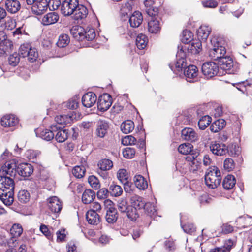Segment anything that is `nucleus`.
Listing matches in <instances>:
<instances>
[{"label": "nucleus", "mask_w": 252, "mask_h": 252, "mask_svg": "<svg viewBox=\"0 0 252 252\" xmlns=\"http://www.w3.org/2000/svg\"><path fill=\"white\" fill-rule=\"evenodd\" d=\"M134 128V123L131 120H127L124 122L121 125L122 131L126 134L132 131Z\"/></svg>", "instance_id": "obj_43"}, {"label": "nucleus", "mask_w": 252, "mask_h": 252, "mask_svg": "<svg viewBox=\"0 0 252 252\" xmlns=\"http://www.w3.org/2000/svg\"><path fill=\"white\" fill-rule=\"evenodd\" d=\"M221 68L225 70H230L233 65L232 59L229 57L225 56L219 61Z\"/></svg>", "instance_id": "obj_34"}, {"label": "nucleus", "mask_w": 252, "mask_h": 252, "mask_svg": "<svg viewBox=\"0 0 252 252\" xmlns=\"http://www.w3.org/2000/svg\"><path fill=\"white\" fill-rule=\"evenodd\" d=\"M17 171V173L19 175L24 177H28L32 174L33 168L31 164L22 163L18 166Z\"/></svg>", "instance_id": "obj_16"}, {"label": "nucleus", "mask_w": 252, "mask_h": 252, "mask_svg": "<svg viewBox=\"0 0 252 252\" xmlns=\"http://www.w3.org/2000/svg\"><path fill=\"white\" fill-rule=\"evenodd\" d=\"M177 55L179 56H181V58L179 59L176 63L175 66L171 64L169 65L170 67L172 70L176 72V71H180L182 70L183 68L185 69L186 66V63L185 62V59L184 56L185 55L184 51L181 49L177 53Z\"/></svg>", "instance_id": "obj_14"}, {"label": "nucleus", "mask_w": 252, "mask_h": 252, "mask_svg": "<svg viewBox=\"0 0 252 252\" xmlns=\"http://www.w3.org/2000/svg\"><path fill=\"white\" fill-rule=\"evenodd\" d=\"M113 162L108 159H103L99 161L98 166L101 171L110 170L113 167Z\"/></svg>", "instance_id": "obj_44"}, {"label": "nucleus", "mask_w": 252, "mask_h": 252, "mask_svg": "<svg viewBox=\"0 0 252 252\" xmlns=\"http://www.w3.org/2000/svg\"><path fill=\"white\" fill-rule=\"evenodd\" d=\"M19 54L23 57H27L29 62L33 63L36 60L38 54L35 48H32L28 43L21 45L19 48Z\"/></svg>", "instance_id": "obj_3"}, {"label": "nucleus", "mask_w": 252, "mask_h": 252, "mask_svg": "<svg viewBox=\"0 0 252 252\" xmlns=\"http://www.w3.org/2000/svg\"><path fill=\"white\" fill-rule=\"evenodd\" d=\"M85 30V33L84 35V39H86L87 40H92L94 39L95 37V32L94 30L89 27H87Z\"/></svg>", "instance_id": "obj_55"}, {"label": "nucleus", "mask_w": 252, "mask_h": 252, "mask_svg": "<svg viewBox=\"0 0 252 252\" xmlns=\"http://www.w3.org/2000/svg\"><path fill=\"white\" fill-rule=\"evenodd\" d=\"M54 132H57L55 135V139L58 142H63L66 140L68 137V132L66 129H63L57 127Z\"/></svg>", "instance_id": "obj_37"}, {"label": "nucleus", "mask_w": 252, "mask_h": 252, "mask_svg": "<svg viewBox=\"0 0 252 252\" xmlns=\"http://www.w3.org/2000/svg\"><path fill=\"white\" fill-rule=\"evenodd\" d=\"M136 139L132 135L126 136L122 139L121 142L124 145H132L135 144Z\"/></svg>", "instance_id": "obj_57"}, {"label": "nucleus", "mask_w": 252, "mask_h": 252, "mask_svg": "<svg viewBox=\"0 0 252 252\" xmlns=\"http://www.w3.org/2000/svg\"><path fill=\"white\" fill-rule=\"evenodd\" d=\"M148 43L147 37L143 34H139L136 39V45L137 48L139 49H144Z\"/></svg>", "instance_id": "obj_41"}, {"label": "nucleus", "mask_w": 252, "mask_h": 252, "mask_svg": "<svg viewBox=\"0 0 252 252\" xmlns=\"http://www.w3.org/2000/svg\"><path fill=\"white\" fill-rule=\"evenodd\" d=\"M18 198L21 203H26L30 200V194L26 190H21L18 192Z\"/></svg>", "instance_id": "obj_47"}, {"label": "nucleus", "mask_w": 252, "mask_h": 252, "mask_svg": "<svg viewBox=\"0 0 252 252\" xmlns=\"http://www.w3.org/2000/svg\"><path fill=\"white\" fill-rule=\"evenodd\" d=\"M17 168L16 160L15 159L10 160L5 162L2 166L0 172L2 176L9 175V177L14 178L18 172Z\"/></svg>", "instance_id": "obj_4"}, {"label": "nucleus", "mask_w": 252, "mask_h": 252, "mask_svg": "<svg viewBox=\"0 0 252 252\" xmlns=\"http://www.w3.org/2000/svg\"><path fill=\"white\" fill-rule=\"evenodd\" d=\"M134 182L135 186L139 189L144 190L148 187L147 182L144 177L140 175H136L134 176Z\"/></svg>", "instance_id": "obj_36"}, {"label": "nucleus", "mask_w": 252, "mask_h": 252, "mask_svg": "<svg viewBox=\"0 0 252 252\" xmlns=\"http://www.w3.org/2000/svg\"><path fill=\"white\" fill-rule=\"evenodd\" d=\"M130 203L132 207L137 210L144 208L145 205L143 198L138 195L133 194L130 197Z\"/></svg>", "instance_id": "obj_26"}, {"label": "nucleus", "mask_w": 252, "mask_h": 252, "mask_svg": "<svg viewBox=\"0 0 252 252\" xmlns=\"http://www.w3.org/2000/svg\"><path fill=\"white\" fill-rule=\"evenodd\" d=\"M70 33L72 36L78 40L84 39L85 33V28L82 26L76 25L72 27L70 30Z\"/></svg>", "instance_id": "obj_23"}, {"label": "nucleus", "mask_w": 252, "mask_h": 252, "mask_svg": "<svg viewBox=\"0 0 252 252\" xmlns=\"http://www.w3.org/2000/svg\"><path fill=\"white\" fill-rule=\"evenodd\" d=\"M20 61L19 54L15 52L11 54L8 58V62L10 65L16 66Z\"/></svg>", "instance_id": "obj_56"}, {"label": "nucleus", "mask_w": 252, "mask_h": 252, "mask_svg": "<svg viewBox=\"0 0 252 252\" xmlns=\"http://www.w3.org/2000/svg\"><path fill=\"white\" fill-rule=\"evenodd\" d=\"M86 217L88 223L91 224L97 225L100 221L99 216L95 212L88 211Z\"/></svg>", "instance_id": "obj_31"}, {"label": "nucleus", "mask_w": 252, "mask_h": 252, "mask_svg": "<svg viewBox=\"0 0 252 252\" xmlns=\"http://www.w3.org/2000/svg\"><path fill=\"white\" fill-rule=\"evenodd\" d=\"M202 42L203 41L200 39L193 40L188 44V47L185 46V48H188L192 54H198L202 50Z\"/></svg>", "instance_id": "obj_29"}, {"label": "nucleus", "mask_w": 252, "mask_h": 252, "mask_svg": "<svg viewBox=\"0 0 252 252\" xmlns=\"http://www.w3.org/2000/svg\"><path fill=\"white\" fill-rule=\"evenodd\" d=\"M220 171L215 166H213L208 169L205 176L206 185L210 189L216 188L220 183Z\"/></svg>", "instance_id": "obj_2"}, {"label": "nucleus", "mask_w": 252, "mask_h": 252, "mask_svg": "<svg viewBox=\"0 0 252 252\" xmlns=\"http://www.w3.org/2000/svg\"><path fill=\"white\" fill-rule=\"evenodd\" d=\"M202 4L206 8H214L218 5V2L216 0H205L202 1Z\"/></svg>", "instance_id": "obj_62"}, {"label": "nucleus", "mask_w": 252, "mask_h": 252, "mask_svg": "<svg viewBox=\"0 0 252 252\" xmlns=\"http://www.w3.org/2000/svg\"><path fill=\"white\" fill-rule=\"evenodd\" d=\"M186 80L189 82H193L197 80L198 69L193 65L186 66L184 71Z\"/></svg>", "instance_id": "obj_8"}, {"label": "nucleus", "mask_w": 252, "mask_h": 252, "mask_svg": "<svg viewBox=\"0 0 252 252\" xmlns=\"http://www.w3.org/2000/svg\"><path fill=\"white\" fill-rule=\"evenodd\" d=\"M109 193V190H108L106 188H102L99 190L97 193V196L98 198L100 199H104L107 198Z\"/></svg>", "instance_id": "obj_63"}, {"label": "nucleus", "mask_w": 252, "mask_h": 252, "mask_svg": "<svg viewBox=\"0 0 252 252\" xmlns=\"http://www.w3.org/2000/svg\"><path fill=\"white\" fill-rule=\"evenodd\" d=\"M10 233L13 237H17L21 235L23 232L22 226L19 224H14L10 229Z\"/></svg>", "instance_id": "obj_50"}, {"label": "nucleus", "mask_w": 252, "mask_h": 252, "mask_svg": "<svg viewBox=\"0 0 252 252\" xmlns=\"http://www.w3.org/2000/svg\"><path fill=\"white\" fill-rule=\"evenodd\" d=\"M146 214L150 217H155L157 212L154 205L151 203H147L144 207Z\"/></svg>", "instance_id": "obj_45"}, {"label": "nucleus", "mask_w": 252, "mask_h": 252, "mask_svg": "<svg viewBox=\"0 0 252 252\" xmlns=\"http://www.w3.org/2000/svg\"><path fill=\"white\" fill-rule=\"evenodd\" d=\"M88 13L87 8L82 5H79L77 6V7L75 8L74 12L73 14V18L77 20H81L85 18Z\"/></svg>", "instance_id": "obj_22"}, {"label": "nucleus", "mask_w": 252, "mask_h": 252, "mask_svg": "<svg viewBox=\"0 0 252 252\" xmlns=\"http://www.w3.org/2000/svg\"><path fill=\"white\" fill-rule=\"evenodd\" d=\"M78 5V0H65L62 1L61 5V13L64 16L70 15L73 14Z\"/></svg>", "instance_id": "obj_5"}, {"label": "nucleus", "mask_w": 252, "mask_h": 252, "mask_svg": "<svg viewBox=\"0 0 252 252\" xmlns=\"http://www.w3.org/2000/svg\"><path fill=\"white\" fill-rule=\"evenodd\" d=\"M97 97L93 92H88L82 96V103L84 106L90 108L96 102Z\"/></svg>", "instance_id": "obj_15"}, {"label": "nucleus", "mask_w": 252, "mask_h": 252, "mask_svg": "<svg viewBox=\"0 0 252 252\" xmlns=\"http://www.w3.org/2000/svg\"><path fill=\"white\" fill-rule=\"evenodd\" d=\"M160 30L159 22L152 18L148 22V30L152 33H156Z\"/></svg>", "instance_id": "obj_40"}, {"label": "nucleus", "mask_w": 252, "mask_h": 252, "mask_svg": "<svg viewBox=\"0 0 252 252\" xmlns=\"http://www.w3.org/2000/svg\"><path fill=\"white\" fill-rule=\"evenodd\" d=\"M51 130L45 129L41 131L38 130L36 134L42 139L50 141L54 137V132L55 131V128H57L56 126H53L51 127Z\"/></svg>", "instance_id": "obj_21"}, {"label": "nucleus", "mask_w": 252, "mask_h": 252, "mask_svg": "<svg viewBox=\"0 0 252 252\" xmlns=\"http://www.w3.org/2000/svg\"><path fill=\"white\" fill-rule=\"evenodd\" d=\"M226 53V50L224 47L220 46L217 43V45H214V48L210 51L209 56L214 60L218 61L223 58Z\"/></svg>", "instance_id": "obj_9"}, {"label": "nucleus", "mask_w": 252, "mask_h": 252, "mask_svg": "<svg viewBox=\"0 0 252 252\" xmlns=\"http://www.w3.org/2000/svg\"><path fill=\"white\" fill-rule=\"evenodd\" d=\"M236 184V180L232 175H228L224 179L222 183L223 188L225 189H232Z\"/></svg>", "instance_id": "obj_38"}, {"label": "nucleus", "mask_w": 252, "mask_h": 252, "mask_svg": "<svg viewBox=\"0 0 252 252\" xmlns=\"http://www.w3.org/2000/svg\"><path fill=\"white\" fill-rule=\"evenodd\" d=\"M211 117L208 115L202 117L199 120L198 125L200 129H205L211 123Z\"/></svg>", "instance_id": "obj_46"}, {"label": "nucleus", "mask_w": 252, "mask_h": 252, "mask_svg": "<svg viewBox=\"0 0 252 252\" xmlns=\"http://www.w3.org/2000/svg\"><path fill=\"white\" fill-rule=\"evenodd\" d=\"M117 178L124 185L125 190L127 191L126 186L129 184L128 181L129 175L127 171L124 169H119L117 172Z\"/></svg>", "instance_id": "obj_30"}, {"label": "nucleus", "mask_w": 252, "mask_h": 252, "mask_svg": "<svg viewBox=\"0 0 252 252\" xmlns=\"http://www.w3.org/2000/svg\"><path fill=\"white\" fill-rule=\"evenodd\" d=\"M132 10L131 2L127 1L123 4L121 8V11L123 14H127Z\"/></svg>", "instance_id": "obj_64"}, {"label": "nucleus", "mask_w": 252, "mask_h": 252, "mask_svg": "<svg viewBox=\"0 0 252 252\" xmlns=\"http://www.w3.org/2000/svg\"><path fill=\"white\" fill-rule=\"evenodd\" d=\"M70 42V39L68 35L62 34L59 37L57 45L58 47L63 48L67 46Z\"/></svg>", "instance_id": "obj_49"}, {"label": "nucleus", "mask_w": 252, "mask_h": 252, "mask_svg": "<svg viewBox=\"0 0 252 252\" xmlns=\"http://www.w3.org/2000/svg\"><path fill=\"white\" fill-rule=\"evenodd\" d=\"M188 161H190L189 169L190 171L194 172L197 171L201 164L200 159L197 157L194 158L192 155H189L186 158Z\"/></svg>", "instance_id": "obj_27"}, {"label": "nucleus", "mask_w": 252, "mask_h": 252, "mask_svg": "<svg viewBox=\"0 0 252 252\" xmlns=\"http://www.w3.org/2000/svg\"><path fill=\"white\" fill-rule=\"evenodd\" d=\"M119 210L122 213H125L128 209L129 206L126 199L121 198L118 201L117 204Z\"/></svg>", "instance_id": "obj_54"}, {"label": "nucleus", "mask_w": 252, "mask_h": 252, "mask_svg": "<svg viewBox=\"0 0 252 252\" xmlns=\"http://www.w3.org/2000/svg\"><path fill=\"white\" fill-rule=\"evenodd\" d=\"M95 197V192L91 189H87L83 193L82 200L84 204H89L94 200Z\"/></svg>", "instance_id": "obj_33"}, {"label": "nucleus", "mask_w": 252, "mask_h": 252, "mask_svg": "<svg viewBox=\"0 0 252 252\" xmlns=\"http://www.w3.org/2000/svg\"><path fill=\"white\" fill-rule=\"evenodd\" d=\"M223 166L228 171L232 170L235 167L233 160L231 158H226L224 161Z\"/></svg>", "instance_id": "obj_61"}, {"label": "nucleus", "mask_w": 252, "mask_h": 252, "mask_svg": "<svg viewBox=\"0 0 252 252\" xmlns=\"http://www.w3.org/2000/svg\"><path fill=\"white\" fill-rule=\"evenodd\" d=\"M164 248L167 252H174L176 249L175 242L172 240H167L164 242Z\"/></svg>", "instance_id": "obj_59"}, {"label": "nucleus", "mask_w": 252, "mask_h": 252, "mask_svg": "<svg viewBox=\"0 0 252 252\" xmlns=\"http://www.w3.org/2000/svg\"><path fill=\"white\" fill-rule=\"evenodd\" d=\"M15 183L13 178L0 176V199L6 205H11L14 201Z\"/></svg>", "instance_id": "obj_1"}, {"label": "nucleus", "mask_w": 252, "mask_h": 252, "mask_svg": "<svg viewBox=\"0 0 252 252\" xmlns=\"http://www.w3.org/2000/svg\"><path fill=\"white\" fill-rule=\"evenodd\" d=\"M126 211L125 213L127 217L132 220H135L139 217L138 210L130 206Z\"/></svg>", "instance_id": "obj_53"}, {"label": "nucleus", "mask_w": 252, "mask_h": 252, "mask_svg": "<svg viewBox=\"0 0 252 252\" xmlns=\"http://www.w3.org/2000/svg\"><path fill=\"white\" fill-rule=\"evenodd\" d=\"M85 168L83 166H76L72 170V174L77 178H82L85 173Z\"/></svg>", "instance_id": "obj_52"}, {"label": "nucleus", "mask_w": 252, "mask_h": 252, "mask_svg": "<svg viewBox=\"0 0 252 252\" xmlns=\"http://www.w3.org/2000/svg\"><path fill=\"white\" fill-rule=\"evenodd\" d=\"M225 126V121L223 119H219L213 122L210 127L212 132H218L222 129Z\"/></svg>", "instance_id": "obj_39"}, {"label": "nucleus", "mask_w": 252, "mask_h": 252, "mask_svg": "<svg viewBox=\"0 0 252 252\" xmlns=\"http://www.w3.org/2000/svg\"><path fill=\"white\" fill-rule=\"evenodd\" d=\"M109 126L105 120H99L96 124L95 134L97 137L104 138L108 133Z\"/></svg>", "instance_id": "obj_11"}, {"label": "nucleus", "mask_w": 252, "mask_h": 252, "mask_svg": "<svg viewBox=\"0 0 252 252\" xmlns=\"http://www.w3.org/2000/svg\"><path fill=\"white\" fill-rule=\"evenodd\" d=\"M59 18V15L57 13L55 12L48 13L43 17L41 23L43 25L48 26L57 23Z\"/></svg>", "instance_id": "obj_20"}, {"label": "nucleus", "mask_w": 252, "mask_h": 252, "mask_svg": "<svg viewBox=\"0 0 252 252\" xmlns=\"http://www.w3.org/2000/svg\"><path fill=\"white\" fill-rule=\"evenodd\" d=\"M193 146L189 143H184L181 144L178 147V151L181 154L187 155L192 151Z\"/></svg>", "instance_id": "obj_51"}, {"label": "nucleus", "mask_w": 252, "mask_h": 252, "mask_svg": "<svg viewBox=\"0 0 252 252\" xmlns=\"http://www.w3.org/2000/svg\"><path fill=\"white\" fill-rule=\"evenodd\" d=\"M211 31V29L208 26L201 25L197 32L198 39L205 42L210 34Z\"/></svg>", "instance_id": "obj_28"}, {"label": "nucleus", "mask_w": 252, "mask_h": 252, "mask_svg": "<svg viewBox=\"0 0 252 252\" xmlns=\"http://www.w3.org/2000/svg\"><path fill=\"white\" fill-rule=\"evenodd\" d=\"M135 151L134 148L127 147L123 151L124 157L127 158H132L134 156Z\"/></svg>", "instance_id": "obj_60"}, {"label": "nucleus", "mask_w": 252, "mask_h": 252, "mask_svg": "<svg viewBox=\"0 0 252 252\" xmlns=\"http://www.w3.org/2000/svg\"><path fill=\"white\" fill-rule=\"evenodd\" d=\"M112 100L111 95L108 94H104L100 95L97 101V108L101 111L107 110L112 105Z\"/></svg>", "instance_id": "obj_7"}, {"label": "nucleus", "mask_w": 252, "mask_h": 252, "mask_svg": "<svg viewBox=\"0 0 252 252\" xmlns=\"http://www.w3.org/2000/svg\"><path fill=\"white\" fill-rule=\"evenodd\" d=\"M48 8V2L47 0H39L35 2L34 6L31 7L32 12L36 15L43 14Z\"/></svg>", "instance_id": "obj_17"}, {"label": "nucleus", "mask_w": 252, "mask_h": 252, "mask_svg": "<svg viewBox=\"0 0 252 252\" xmlns=\"http://www.w3.org/2000/svg\"><path fill=\"white\" fill-rule=\"evenodd\" d=\"M233 244V242L231 239H228L225 241L222 247L212 249L209 252H229Z\"/></svg>", "instance_id": "obj_35"}, {"label": "nucleus", "mask_w": 252, "mask_h": 252, "mask_svg": "<svg viewBox=\"0 0 252 252\" xmlns=\"http://www.w3.org/2000/svg\"><path fill=\"white\" fill-rule=\"evenodd\" d=\"M118 213L116 209L113 206L109 207L106 210L105 219L109 223H114L118 219Z\"/></svg>", "instance_id": "obj_25"}, {"label": "nucleus", "mask_w": 252, "mask_h": 252, "mask_svg": "<svg viewBox=\"0 0 252 252\" xmlns=\"http://www.w3.org/2000/svg\"><path fill=\"white\" fill-rule=\"evenodd\" d=\"M4 3L7 11L12 14L16 13L21 8V4L17 0H5Z\"/></svg>", "instance_id": "obj_19"}, {"label": "nucleus", "mask_w": 252, "mask_h": 252, "mask_svg": "<svg viewBox=\"0 0 252 252\" xmlns=\"http://www.w3.org/2000/svg\"><path fill=\"white\" fill-rule=\"evenodd\" d=\"M18 122L17 117L11 114H7L3 116L0 121L2 126L5 127H11L15 126Z\"/></svg>", "instance_id": "obj_18"}, {"label": "nucleus", "mask_w": 252, "mask_h": 252, "mask_svg": "<svg viewBox=\"0 0 252 252\" xmlns=\"http://www.w3.org/2000/svg\"><path fill=\"white\" fill-rule=\"evenodd\" d=\"M88 182L90 186L94 189H98L100 187L98 179L94 176H89Z\"/></svg>", "instance_id": "obj_58"}, {"label": "nucleus", "mask_w": 252, "mask_h": 252, "mask_svg": "<svg viewBox=\"0 0 252 252\" xmlns=\"http://www.w3.org/2000/svg\"><path fill=\"white\" fill-rule=\"evenodd\" d=\"M193 34L189 30H184L182 33L181 41L183 43L188 44H189L193 40L192 39Z\"/></svg>", "instance_id": "obj_48"}, {"label": "nucleus", "mask_w": 252, "mask_h": 252, "mask_svg": "<svg viewBox=\"0 0 252 252\" xmlns=\"http://www.w3.org/2000/svg\"><path fill=\"white\" fill-rule=\"evenodd\" d=\"M12 42L9 40H4L0 42V55H4L10 52L12 49Z\"/></svg>", "instance_id": "obj_32"}, {"label": "nucleus", "mask_w": 252, "mask_h": 252, "mask_svg": "<svg viewBox=\"0 0 252 252\" xmlns=\"http://www.w3.org/2000/svg\"><path fill=\"white\" fill-rule=\"evenodd\" d=\"M143 21V16L141 12L135 11L129 17V22L131 27H138Z\"/></svg>", "instance_id": "obj_24"}, {"label": "nucleus", "mask_w": 252, "mask_h": 252, "mask_svg": "<svg viewBox=\"0 0 252 252\" xmlns=\"http://www.w3.org/2000/svg\"><path fill=\"white\" fill-rule=\"evenodd\" d=\"M210 149L212 153L217 156H222L228 152L224 144H220L216 141L212 142L210 145Z\"/></svg>", "instance_id": "obj_12"}, {"label": "nucleus", "mask_w": 252, "mask_h": 252, "mask_svg": "<svg viewBox=\"0 0 252 252\" xmlns=\"http://www.w3.org/2000/svg\"><path fill=\"white\" fill-rule=\"evenodd\" d=\"M109 190L110 194L115 197L121 196L123 191L121 186L114 183H112L110 185Z\"/></svg>", "instance_id": "obj_42"}, {"label": "nucleus", "mask_w": 252, "mask_h": 252, "mask_svg": "<svg viewBox=\"0 0 252 252\" xmlns=\"http://www.w3.org/2000/svg\"><path fill=\"white\" fill-rule=\"evenodd\" d=\"M181 137L185 140L190 142H194L198 139V135L194 130L189 127H186L182 130Z\"/></svg>", "instance_id": "obj_13"}, {"label": "nucleus", "mask_w": 252, "mask_h": 252, "mask_svg": "<svg viewBox=\"0 0 252 252\" xmlns=\"http://www.w3.org/2000/svg\"><path fill=\"white\" fill-rule=\"evenodd\" d=\"M48 207L50 210L55 213L60 212L62 208V204L56 196H52L48 199Z\"/></svg>", "instance_id": "obj_10"}, {"label": "nucleus", "mask_w": 252, "mask_h": 252, "mask_svg": "<svg viewBox=\"0 0 252 252\" xmlns=\"http://www.w3.org/2000/svg\"><path fill=\"white\" fill-rule=\"evenodd\" d=\"M218 71V65L213 62L205 63L202 66V73L207 78H210L216 75Z\"/></svg>", "instance_id": "obj_6"}]
</instances>
